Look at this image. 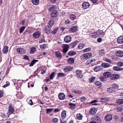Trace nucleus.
Returning <instances> with one entry per match:
<instances>
[{"label":"nucleus","instance_id":"29","mask_svg":"<svg viewBox=\"0 0 123 123\" xmlns=\"http://www.w3.org/2000/svg\"><path fill=\"white\" fill-rule=\"evenodd\" d=\"M74 62V60L73 58H69L68 59V62L69 64L73 63Z\"/></svg>","mask_w":123,"mask_h":123},{"label":"nucleus","instance_id":"28","mask_svg":"<svg viewBox=\"0 0 123 123\" xmlns=\"http://www.w3.org/2000/svg\"><path fill=\"white\" fill-rule=\"evenodd\" d=\"M66 75L65 74L62 73H59L57 74V76L58 77H64L66 76Z\"/></svg>","mask_w":123,"mask_h":123},{"label":"nucleus","instance_id":"34","mask_svg":"<svg viewBox=\"0 0 123 123\" xmlns=\"http://www.w3.org/2000/svg\"><path fill=\"white\" fill-rule=\"evenodd\" d=\"M68 54L69 55L72 56L75 55L76 53L74 51H71L69 52Z\"/></svg>","mask_w":123,"mask_h":123},{"label":"nucleus","instance_id":"2","mask_svg":"<svg viewBox=\"0 0 123 123\" xmlns=\"http://www.w3.org/2000/svg\"><path fill=\"white\" fill-rule=\"evenodd\" d=\"M90 5L87 2H83L82 5V8L84 9H87L90 6Z\"/></svg>","mask_w":123,"mask_h":123},{"label":"nucleus","instance_id":"41","mask_svg":"<svg viewBox=\"0 0 123 123\" xmlns=\"http://www.w3.org/2000/svg\"><path fill=\"white\" fill-rule=\"evenodd\" d=\"M56 56L58 57L61 58L62 57V55L61 54L59 51H58L55 52Z\"/></svg>","mask_w":123,"mask_h":123},{"label":"nucleus","instance_id":"46","mask_svg":"<svg viewBox=\"0 0 123 123\" xmlns=\"http://www.w3.org/2000/svg\"><path fill=\"white\" fill-rule=\"evenodd\" d=\"M58 30V29L57 28H55L52 32V34H54L56 33Z\"/></svg>","mask_w":123,"mask_h":123},{"label":"nucleus","instance_id":"31","mask_svg":"<svg viewBox=\"0 0 123 123\" xmlns=\"http://www.w3.org/2000/svg\"><path fill=\"white\" fill-rule=\"evenodd\" d=\"M100 67H101L99 66H97L94 68V70L95 71L98 72V71H100L102 69Z\"/></svg>","mask_w":123,"mask_h":123},{"label":"nucleus","instance_id":"3","mask_svg":"<svg viewBox=\"0 0 123 123\" xmlns=\"http://www.w3.org/2000/svg\"><path fill=\"white\" fill-rule=\"evenodd\" d=\"M96 32L98 37H103L105 35V32L102 30H99Z\"/></svg>","mask_w":123,"mask_h":123},{"label":"nucleus","instance_id":"52","mask_svg":"<svg viewBox=\"0 0 123 123\" xmlns=\"http://www.w3.org/2000/svg\"><path fill=\"white\" fill-rule=\"evenodd\" d=\"M105 54V51L103 49H101L99 53V55H104Z\"/></svg>","mask_w":123,"mask_h":123},{"label":"nucleus","instance_id":"21","mask_svg":"<svg viewBox=\"0 0 123 123\" xmlns=\"http://www.w3.org/2000/svg\"><path fill=\"white\" fill-rule=\"evenodd\" d=\"M103 76L105 78H106L111 76V73H110L109 72H105L104 73Z\"/></svg>","mask_w":123,"mask_h":123},{"label":"nucleus","instance_id":"11","mask_svg":"<svg viewBox=\"0 0 123 123\" xmlns=\"http://www.w3.org/2000/svg\"><path fill=\"white\" fill-rule=\"evenodd\" d=\"M112 117L111 115L110 114H107L105 116V119L106 121H110L112 119Z\"/></svg>","mask_w":123,"mask_h":123},{"label":"nucleus","instance_id":"36","mask_svg":"<svg viewBox=\"0 0 123 123\" xmlns=\"http://www.w3.org/2000/svg\"><path fill=\"white\" fill-rule=\"evenodd\" d=\"M32 2L33 4L36 5H38L39 3V0H32Z\"/></svg>","mask_w":123,"mask_h":123},{"label":"nucleus","instance_id":"38","mask_svg":"<svg viewBox=\"0 0 123 123\" xmlns=\"http://www.w3.org/2000/svg\"><path fill=\"white\" fill-rule=\"evenodd\" d=\"M76 117L78 119L81 120L82 118V116L80 114H77L76 115Z\"/></svg>","mask_w":123,"mask_h":123},{"label":"nucleus","instance_id":"35","mask_svg":"<svg viewBox=\"0 0 123 123\" xmlns=\"http://www.w3.org/2000/svg\"><path fill=\"white\" fill-rule=\"evenodd\" d=\"M91 35L92 37L94 38H96L97 37H98L97 32H94L91 33Z\"/></svg>","mask_w":123,"mask_h":123},{"label":"nucleus","instance_id":"57","mask_svg":"<svg viewBox=\"0 0 123 123\" xmlns=\"http://www.w3.org/2000/svg\"><path fill=\"white\" fill-rule=\"evenodd\" d=\"M112 59L114 60L118 61L119 59L116 56H112Z\"/></svg>","mask_w":123,"mask_h":123},{"label":"nucleus","instance_id":"50","mask_svg":"<svg viewBox=\"0 0 123 123\" xmlns=\"http://www.w3.org/2000/svg\"><path fill=\"white\" fill-rule=\"evenodd\" d=\"M53 110V109L52 108L48 109L46 110L47 111V113H50Z\"/></svg>","mask_w":123,"mask_h":123},{"label":"nucleus","instance_id":"56","mask_svg":"<svg viewBox=\"0 0 123 123\" xmlns=\"http://www.w3.org/2000/svg\"><path fill=\"white\" fill-rule=\"evenodd\" d=\"M74 93H76L77 94H80L82 92L81 91L79 90H74Z\"/></svg>","mask_w":123,"mask_h":123},{"label":"nucleus","instance_id":"51","mask_svg":"<svg viewBox=\"0 0 123 123\" xmlns=\"http://www.w3.org/2000/svg\"><path fill=\"white\" fill-rule=\"evenodd\" d=\"M93 61H95V60H88L86 62V64H91L92 62H93Z\"/></svg>","mask_w":123,"mask_h":123},{"label":"nucleus","instance_id":"43","mask_svg":"<svg viewBox=\"0 0 123 123\" xmlns=\"http://www.w3.org/2000/svg\"><path fill=\"white\" fill-rule=\"evenodd\" d=\"M50 29L49 28L45 27L44 29V31L45 33H49Z\"/></svg>","mask_w":123,"mask_h":123},{"label":"nucleus","instance_id":"45","mask_svg":"<svg viewBox=\"0 0 123 123\" xmlns=\"http://www.w3.org/2000/svg\"><path fill=\"white\" fill-rule=\"evenodd\" d=\"M91 50V49L90 48H87L83 50V52H89Z\"/></svg>","mask_w":123,"mask_h":123},{"label":"nucleus","instance_id":"42","mask_svg":"<svg viewBox=\"0 0 123 123\" xmlns=\"http://www.w3.org/2000/svg\"><path fill=\"white\" fill-rule=\"evenodd\" d=\"M37 61V60H33L31 62V63L29 65V66H32Z\"/></svg>","mask_w":123,"mask_h":123},{"label":"nucleus","instance_id":"48","mask_svg":"<svg viewBox=\"0 0 123 123\" xmlns=\"http://www.w3.org/2000/svg\"><path fill=\"white\" fill-rule=\"evenodd\" d=\"M36 48L35 47H32L30 49L31 53H33L36 51Z\"/></svg>","mask_w":123,"mask_h":123},{"label":"nucleus","instance_id":"54","mask_svg":"<svg viewBox=\"0 0 123 123\" xmlns=\"http://www.w3.org/2000/svg\"><path fill=\"white\" fill-rule=\"evenodd\" d=\"M25 28V27L24 26L22 27H21L19 29V32L20 33H21L24 30Z\"/></svg>","mask_w":123,"mask_h":123},{"label":"nucleus","instance_id":"58","mask_svg":"<svg viewBox=\"0 0 123 123\" xmlns=\"http://www.w3.org/2000/svg\"><path fill=\"white\" fill-rule=\"evenodd\" d=\"M10 84V83L8 82H6V84L4 85L3 86V88H5L7 86H9Z\"/></svg>","mask_w":123,"mask_h":123},{"label":"nucleus","instance_id":"25","mask_svg":"<svg viewBox=\"0 0 123 123\" xmlns=\"http://www.w3.org/2000/svg\"><path fill=\"white\" fill-rule=\"evenodd\" d=\"M100 101L101 102L103 103H106L108 101V100L107 98L103 97L100 99Z\"/></svg>","mask_w":123,"mask_h":123},{"label":"nucleus","instance_id":"12","mask_svg":"<svg viewBox=\"0 0 123 123\" xmlns=\"http://www.w3.org/2000/svg\"><path fill=\"white\" fill-rule=\"evenodd\" d=\"M97 110L95 108H91L89 110V113L92 115L95 114Z\"/></svg>","mask_w":123,"mask_h":123},{"label":"nucleus","instance_id":"55","mask_svg":"<svg viewBox=\"0 0 123 123\" xmlns=\"http://www.w3.org/2000/svg\"><path fill=\"white\" fill-rule=\"evenodd\" d=\"M87 98L84 97H82L80 99V100L82 102H84L86 100Z\"/></svg>","mask_w":123,"mask_h":123},{"label":"nucleus","instance_id":"26","mask_svg":"<svg viewBox=\"0 0 123 123\" xmlns=\"http://www.w3.org/2000/svg\"><path fill=\"white\" fill-rule=\"evenodd\" d=\"M101 65L105 68H108L110 66V64L107 63H103L101 64Z\"/></svg>","mask_w":123,"mask_h":123},{"label":"nucleus","instance_id":"8","mask_svg":"<svg viewBox=\"0 0 123 123\" xmlns=\"http://www.w3.org/2000/svg\"><path fill=\"white\" fill-rule=\"evenodd\" d=\"M93 120L95 121H96L97 123H100L101 122V119L98 116L96 115L94 116V117L93 118Z\"/></svg>","mask_w":123,"mask_h":123},{"label":"nucleus","instance_id":"24","mask_svg":"<svg viewBox=\"0 0 123 123\" xmlns=\"http://www.w3.org/2000/svg\"><path fill=\"white\" fill-rule=\"evenodd\" d=\"M113 69L114 70L117 71H119L120 70H122L123 69V68H120L117 66L114 67H113Z\"/></svg>","mask_w":123,"mask_h":123},{"label":"nucleus","instance_id":"62","mask_svg":"<svg viewBox=\"0 0 123 123\" xmlns=\"http://www.w3.org/2000/svg\"><path fill=\"white\" fill-rule=\"evenodd\" d=\"M46 42L45 39L43 38L41 39V40L39 41V43H41L42 42L45 43Z\"/></svg>","mask_w":123,"mask_h":123},{"label":"nucleus","instance_id":"37","mask_svg":"<svg viewBox=\"0 0 123 123\" xmlns=\"http://www.w3.org/2000/svg\"><path fill=\"white\" fill-rule=\"evenodd\" d=\"M76 16L74 14H72L70 15V19L73 20H74L76 18Z\"/></svg>","mask_w":123,"mask_h":123},{"label":"nucleus","instance_id":"61","mask_svg":"<svg viewBox=\"0 0 123 123\" xmlns=\"http://www.w3.org/2000/svg\"><path fill=\"white\" fill-rule=\"evenodd\" d=\"M117 64L120 67H122L123 66V63L122 62H119L117 63Z\"/></svg>","mask_w":123,"mask_h":123},{"label":"nucleus","instance_id":"6","mask_svg":"<svg viewBox=\"0 0 123 123\" xmlns=\"http://www.w3.org/2000/svg\"><path fill=\"white\" fill-rule=\"evenodd\" d=\"M14 111V110L12 106L10 105L8 107V111L7 114L9 116L12 114Z\"/></svg>","mask_w":123,"mask_h":123},{"label":"nucleus","instance_id":"17","mask_svg":"<svg viewBox=\"0 0 123 123\" xmlns=\"http://www.w3.org/2000/svg\"><path fill=\"white\" fill-rule=\"evenodd\" d=\"M118 43L121 44L123 43V36H121L119 37L117 39Z\"/></svg>","mask_w":123,"mask_h":123},{"label":"nucleus","instance_id":"23","mask_svg":"<svg viewBox=\"0 0 123 123\" xmlns=\"http://www.w3.org/2000/svg\"><path fill=\"white\" fill-rule=\"evenodd\" d=\"M117 55L120 57L123 56V51H118L117 52Z\"/></svg>","mask_w":123,"mask_h":123},{"label":"nucleus","instance_id":"20","mask_svg":"<svg viewBox=\"0 0 123 123\" xmlns=\"http://www.w3.org/2000/svg\"><path fill=\"white\" fill-rule=\"evenodd\" d=\"M77 26H73L69 29V31H70L74 32L77 31Z\"/></svg>","mask_w":123,"mask_h":123},{"label":"nucleus","instance_id":"30","mask_svg":"<svg viewBox=\"0 0 123 123\" xmlns=\"http://www.w3.org/2000/svg\"><path fill=\"white\" fill-rule=\"evenodd\" d=\"M116 103L118 105L123 104V98L117 100V101Z\"/></svg>","mask_w":123,"mask_h":123},{"label":"nucleus","instance_id":"13","mask_svg":"<svg viewBox=\"0 0 123 123\" xmlns=\"http://www.w3.org/2000/svg\"><path fill=\"white\" fill-rule=\"evenodd\" d=\"M58 97L60 100H63L65 98V94L64 93H61L59 94Z\"/></svg>","mask_w":123,"mask_h":123},{"label":"nucleus","instance_id":"49","mask_svg":"<svg viewBox=\"0 0 123 123\" xmlns=\"http://www.w3.org/2000/svg\"><path fill=\"white\" fill-rule=\"evenodd\" d=\"M113 87L115 89H115H117L119 87V86L117 84H113Z\"/></svg>","mask_w":123,"mask_h":123},{"label":"nucleus","instance_id":"33","mask_svg":"<svg viewBox=\"0 0 123 123\" xmlns=\"http://www.w3.org/2000/svg\"><path fill=\"white\" fill-rule=\"evenodd\" d=\"M95 84L96 85L99 86V87H100L102 85V83L98 81H95Z\"/></svg>","mask_w":123,"mask_h":123},{"label":"nucleus","instance_id":"14","mask_svg":"<svg viewBox=\"0 0 123 123\" xmlns=\"http://www.w3.org/2000/svg\"><path fill=\"white\" fill-rule=\"evenodd\" d=\"M73 67L67 66L64 68V71L65 72H66L71 71L73 69Z\"/></svg>","mask_w":123,"mask_h":123},{"label":"nucleus","instance_id":"22","mask_svg":"<svg viewBox=\"0 0 123 123\" xmlns=\"http://www.w3.org/2000/svg\"><path fill=\"white\" fill-rule=\"evenodd\" d=\"M66 111L64 110L62 111L61 114V116L63 119H64L65 118L66 116Z\"/></svg>","mask_w":123,"mask_h":123},{"label":"nucleus","instance_id":"39","mask_svg":"<svg viewBox=\"0 0 123 123\" xmlns=\"http://www.w3.org/2000/svg\"><path fill=\"white\" fill-rule=\"evenodd\" d=\"M85 44L83 43L80 44L78 46V48L79 49H82L85 46Z\"/></svg>","mask_w":123,"mask_h":123},{"label":"nucleus","instance_id":"59","mask_svg":"<svg viewBox=\"0 0 123 123\" xmlns=\"http://www.w3.org/2000/svg\"><path fill=\"white\" fill-rule=\"evenodd\" d=\"M104 60L106 62L109 63H111V61L110 59L108 58H105V59Z\"/></svg>","mask_w":123,"mask_h":123},{"label":"nucleus","instance_id":"19","mask_svg":"<svg viewBox=\"0 0 123 123\" xmlns=\"http://www.w3.org/2000/svg\"><path fill=\"white\" fill-rule=\"evenodd\" d=\"M69 108L71 109L74 110L75 109L76 106V104L73 103H71L69 104Z\"/></svg>","mask_w":123,"mask_h":123},{"label":"nucleus","instance_id":"44","mask_svg":"<svg viewBox=\"0 0 123 123\" xmlns=\"http://www.w3.org/2000/svg\"><path fill=\"white\" fill-rule=\"evenodd\" d=\"M55 72H53L50 76V79L51 80H52L53 78L55 77Z\"/></svg>","mask_w":123,"mask_h":123},{"label":"nucleus","instance_id":"5","mask_svg":"<svg viewBox=\"0 0 123 123\" xmlns=\"http://www.w3.org/2000/svg\"><path fill=\"white\" fill-rule=\"evenodd\" d=\"M62 47L63 48V52L66 53L68 50L69 46L66 44H63L62 45Z\"/></svg>","mask_w":123,"mask_h":123},{"label":"nucleus","instance_id":"9","mask_svg":"<svg viewBox=\"0 0 123 123\" xmlns=\"http://www.w3.org/2000/svg\"><path fill=\"white\" fill-rule=\"evenodd\" d=\"M72 37L69 36H67L64 38L65 42L66 43H68L70 42L71 40Z\"/></svg>","mask_w":123,"mask_h":123},{"label":"nucleus","instance_id":"7","mask_svg":"<svg viewBox=\"0 0 123 123\" xmlns=\"http://www.w3.org/2000/svg\"><path fill=\"white\" fill-rule=\"evenodd\" d=\"M41 35V32L39 31H37L33 34V37L35 39L38 38Z\"/></svg>","mask_w":123,"mask_h":123},{"label":"nucleus","instance_id":"53","mask_svg":"<svg viewBox=\"0 0 123 123\" xmlns=\"http://www.w3.org/2000/svg\"><path fill=\"white\" fill-rule=\"evenodd\" d=\"M95 79V77H91L89 79V82L90 83H92Z\"/></svg>","mask_w":123,"mask_h":123},{"label":"nucleus","instance_id":"63","mask_svg":"<svg viewBox=\"0 0 123 123\" xmlns=\"http://www.w3.org/2000/svg\"><path fill=\"white\" fill-rule=\"evenodd\" d=\"M70 21L69 19H67L65 21V23L66 24H68L70 22Z\"/></svg>","mask_w":123,"mask_h":123},{"label":"nucleus","instance_id":"32","mask_svg":"<svg viewBox=\"0 0 123 123\" xmlns=\"http://www.w3.org/2000/svg\"><path fill=\"white\" fill-rule=\"evenodd\" d=\"M8 47L7 46H6L4 48L3 52L4 53L6 54L7 53L8 51Z\"/></svg>","mask_w":123,"mask_h":123},{"label":"nucleus","instance_id":"18","mask_svg":"<svg viewBox=\"0 0 123 123\" xmlns=\"http://www.w3.org/2000/svg\"><path fill=\"white\" fill-rule=\"evenodd\" d=\"M119 75L117 74H114L111 76L112 79L113 80L117 79L119 78Z\"/></svg>","mask_w":123,"mask_h":123},{"label":"nucleus","instance_id":"1","mask_svg":"<svg viewBox=\"0 0 123 123\" xmlns=\"http://www.w3.org/2000/svg\"><path fill=\"white\" fill-rule=\"evenodd\" d=\"M92 56V53H87L81 55V58L82 60H87L90 58Z\"/></svg>","mask_w":123,"mask_h":123},{"label":"nucleus","instance_id":"15","mask_svg":"<svg viewBox=\"0 0 123 123\" xmlns=\"http://www.w3.org/2000/svg\"><path fill=\"white\" fill-rule=\"evenodd\" d=\"M57 11L54 10L52 11L50 15L52 18L56 17L57 16Z\"/></svg>","mask_w":123,"mask_h":123},{"label":"nucleus","instance_id":"16","mask_svg":"<svg viewBox=\"0 0 123 123\" xmlns=\"http://www.w3.org/2000/svg\"><path fill=\"white\" fill-rule=\"evenodd\" d=\"M54 23V20L53 19H51L48 24V27L49 28L51 27L53 25Z\"/></svg>","mask_w":123,"mask_h":123},{"label":"nucleus","instance_id":"10","mask_svg":"<svg viewBox=\"0 0 123 123\" xmlns=\"http://www.w3.org/2000/svg\"><path fill=\"white\" fill-rule=\"evenodd\" d=\"M17 51L18 53L21 54H24L25 53V50L22 48H17Z\"/></svg>","mask_w":123,"mask_h":123},{"label":"nucleus","instance_id":"47","mask_svg":"<svg viewBox=\"0 0 123 123\" xmlns=\"http://www.w3.org/2000/svg\"><path fill=\"white\" fill-rule=\"evenodd\" d=\"M55 6L54 5H52L50 6L49 7V10L52 11L55 9Z\"/></svg>","mask_w":123,"mask_h":123},{"label":"nucleus","instance_id":"27","mask_svg":"<svg viewBox=\"0 0 123 123\" xmlns=\"http://www.w3.org/2000/svg\"><path fill=\"white\" fill-rule=\"evenodd\" d=\"M107 91L113 93L115 91V89L113 86L108 88L107 89Z\"/></svg>","mask_w":123,"mask_h":123},{"label":"nucleus","instance_id":"40","mask_svg":"<svg viewBox=\"0 0 123 123\" xmlns=\"http://www.w3.org/2000/svg\"><path fill=\"white\" fill-rule=\"evenodd\" d=\"M4 74L3 72H1L0 73V80H1L4 77Z\"/></svg>","mask_w":123,"mask_h":123},{"label":"nucleus","instance_id":"64","mask_svg":"<svg viewBox=\"0 0 123 123\" xmlns=\"http://www.w3.org/2000/svg\"><path fill=\"white\" fill-rule=\"evenodd\" d=\"M25 60H29V59L28 56L26 55H25L23 56Z\"/></svg>","mask_w":123,"mask_h":123},{"label":"nucleus","instance_id":"60","mask_svg":"<svg viewBox=\"0 0 123 123\" xmlns=\"http://www.w3.org/2000/svg\"><path fill=\"white\" fill-rule=\"evenodd\" d=\"M58 121V119L56 118H54L53 119L52 121L54 123H57Z\"/></svg>","mask_w":123,"mask_h":123},{"label":"nucleus","instance_id":"4","mask_svg":"<svg viewBox=\"0 0 123 123\" xmlns=\"http://www.w3.org/2000/svg\"><path fill=\"white\" fill-rule=\"evenodd\" d=\"M77 76L80 78L83 77V74L82 71L79 70H77L75 71Z\"/></svg>","mask_w":123,"mask_h":123}]
</instances>
